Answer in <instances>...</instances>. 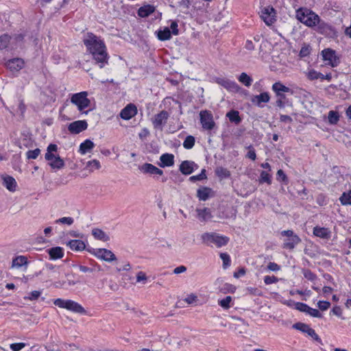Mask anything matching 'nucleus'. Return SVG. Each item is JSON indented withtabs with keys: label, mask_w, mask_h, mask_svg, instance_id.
Wrapping results in <instances>:
<instances>
[{
	"label": "nucleus",
	"mask_w": 351,
	"mask_h": 351,
	"mask_svg": "<svg viewBox=\"0 0 351 351\" xmlns=\"http://www.w3.org/2000/svg\"><path fill=\"white\" fill-rule=\"evenodd\" d=\"M319 16L312 10L300 8L296 10V19L309 27H314L319 23Z\"/></svg>",
	"instance_id": "nucleus-2"
},
{
	"label": "nucleus",
	"mask_w": 351,
	"mask_h": 351,
	"mask_svg": "<svg viewBox=\"0 0 351 351\" xmlns=\"http://www.w3.org/2000/svg\"><path fill=\"white\" fill-rule=\"evenodd\" d=\"M40 295V292L38 291H33L30 293V295L27 298V299L30 300H34L38 299Z\"/></svg>",
	"instance_id": "nucleus-61"
},
{
	"label": "nucleus",
	"mask_w": 351,
	"mask_h": 351,
	"mask_svg": "<svg viewBox=\"0 0 351 351\" xmlns=\"http://www.w3.org/2000/svg\"><path fill=\"white\" fill-rule=\"evenodd\" d=\"M58 149V146L55 144H50L47 147V153L45 154V158L46 160H50L53 157V152H56Z\"/></svg>",
	"instance_id": "nucleus-40"
},
{
	"label": "nucleus",
	"mask_w": 351,
	"mask_h": 351,
	"mask_svg": "<svg viewBox=\"0 0 351 351\" xmlns=\"http://www.w3.org/2000/svg\"><path fill=\"white\" fill-rule=\"evenodd\" d=\"M51 260L60 259L64 256V251L61 247H53L47 250Z\"/></svg>",
	"instance_id": "nucleus-22"
},
{
	"label": "nucleus",
	"mask_w": 351,
	"mask_h": 351,
	"mask_svg": "<svg viewBox=\"0 0 351 351\" xmlns=\"http://www.w3.org/2000/svg\"><path fill=\"white\" fill-rule=\"evenodd\" d=\"M2 179L3 186H5L8 191L11 192L16 191V182L14 178L10 176H3Z\"/></svg>",
	"instance_id": "nucleus-23"
},
{
	"label": "nucleus",
	"mask_w": 351,
	"mask_h": 351,
	"mask_svg": "<svg viewBox=\"0 0 351 351\" xmlns=\"http://www.w3.org/2000/svg\"><path fill=\"white\" fill-rule=\"evenodd\" d=\"M275 10L272 7L267 6L262 9L261 17L267 25H272L275 19Z\"/></svg>",
	"instance_id": "nucleus-9"
},
{
	"label": "nucleus",
	"mask_w": 351,
	"mask_h": 351,
	"mask_svg": "<svg viewBox=\"0 0 351 351\" xmlns=\"http://www.w3.org/2000/svg\"><path fill=\"white\" fill-rule=\"evenodd\" d=\"M272 90L276 95H280V93H288L290 91V88L285 86L280 82H276L272 85Z\"/></svg>",
	"instance_id": "nucleus-32"
},
{
	"label": "nucleus",
	"mask_w": 351,
	"mask_h": 351,
	"mask_svg": "<svg viewBox=\"0 0 351 351\" xmlns=\"http://www.w3.org/2000/svg\"><path fill=\"white\" fill-rule=\"evenodd\" d=\"M88 123L85 120L75 121L69 125L68 130L72 134H79L85 130Z\"/></svg>",
	"instance_id": "nucleus-13"
},
{
	"label": "nucleus",
	"mask_w": 351,
	"mask_h": 351,
	"mask_svg": "<svg viewBox=\"0 0 351 351\" xmlns=\"http://www.w3.org/2000/svg\"><path fill=\"white\" fill-rule=\"evenodd\" d=\"M67 245L72 250L75 251H82L85 249V243L81 240H71L68 243Z\"/></svg>",
	"instance_id": "nucleus-29"
},
{
	"label": "nucleus",
	"mask_w": 351,
	"mask_h": 351,
	"mask_svg": "<svg viewBox=\"0 0 351 351\" xmlns=\"http://www.w3.org/2000/svg\"><path fill=\"white\" fill-rule=\"evenodd\" d=\"M86 168L88 169L90 171H93L96 169H99L101 165L99 160L94 159L87 162Z\"/></svg>",
	"instance_id": "nucleus-37"
},
{
	"label": "nucleus",
	"mask_w": 351,
	"mask_h": 351,
	"mask_svg": "<svg viewBox=\"0 0 351 351\" xmlns=\"http://www.w3.org/2000/svg\"><path fill=\"white\" fill-rule=\"evenodd\" d=\"M74 220L72 217H64L60 218L56 221L57 223H66L69 226L71 225L73 223Z\"/></svg>",
	"instance_id": "nucleus-52"
},
{
	"label": "nucleus",
	"mask_w": 351,
	"mask_h": 351,
	"mask_svg": "<svg viewBox=\"0 0 351 351\" xmlns=\"http://www.w3.org/2000/svg\"><path fill=\"white\" fill-rule=\"evenodd\" d=\"M232 302L231 296H226L225 298L218 301L219 305H220L224 309H228L230 308V302Z\"/></svg>",
	"instance_id": "nucleus-43"
},
{
	"label": "nucleus",
	"mask_w": 351,
	"mask_h": 351,
	"mask_svg": "<svg viewBox=\"0 0 351 351\" xmlns=\"http://www.w3.org/2000/svg\"><path fill=\"white\" fill-rule=\"evenodd\" d=\"M220 258L223 261V268H227L230 265V256L226 253H221Z\"/></svg>",
	"instance_id": "nucleus-46"
},
{
	"label": "nucleus",
	"mask_w": 351,
	"mask_h": 351,
	"mask_svg": "<svg viewBox=\"0 0 351 351\" xmlns=\"http://www.w3.org/2000/svg\"><path fill=\"white\" fill-rule=\"evenodd\" d=\"M270 96L268 93L264 92L261 93L260 95H254L251 99V101L254 105L262 107V103H267L269 101Z\"/></svg>",
	"instance_id": "nucleus-19"
},
{
	"label": "nucleus",
	"mask_w": 351,
	"mask_h": 351,
	"mask_svg": "<svg viewBox=\"0 0 351 351\" xmlns=\"http://www.w3.org/2000/svg\"><path fill=\"white\" fill-rule=\"evenodd\" d=\"M7 67L12 72H17L24 66V61L21 58H13L6 63Z\"/></svg>",
	"instance_id": "nucleus-15"
},
{
	"label": "nucleus",
	"mask_w": 351,
	"mask_h": 351,
	"mask_svg": "<svg viewBox=\"0 0 351 351\" xmlns=\"http://www.w3.org/2000/svg\"><path fill=\"white\" fill-rule=\"evenodd\" d=\"M316 31L322 34L329 35L333 32V29L328 23L321 20L319 17V23H316Z\"/></svg>",
	"instance_id": "nucleus-16"
},
{
	"label": "nucleus",
	"mask_w": 351,
	"mask_h": 351,
	"mask_svg": "<svg viewBox=\"0 0 351 351\" xmlns=\"http://www.w3.org/2000/svg\"><path fill=\"white\" fill-rule=\"evenodd\" d=\"M267 269L270 271H277L280 270V267L276 263L270 262L267 265Z\"/></svg>",
	"instance_id": "nucleus-57"
},
{
	"label": "nucleus",
	"mask_w": 351,
	"mask_h": 351,
	"mask_svg": "<svg viewBox=\"0 0 351 351\" xmlns=\"http://www.w3.org/2000/svg\"><path fill=\"white\" fill-rule=\"evenodd\" d=\"M158 38L160 40H167L171 37V32L168 27H165L162 30H158L157 33Z\"/></svg>",
	"instance_id": "nucleus-33"
},
{
	"label": "nucleus",
	"mask_w": 351,
	"mask_h": 351,
	"mask_svg": "<svg viewBox=\"0 0 351 351\" xmlns=\"http://www.w3.org/2000/svg\"><path fill=\"white\" fill-rule=\"evenodd\" d=\"M47 160L49 162V165L53 169H60L64 166V160L59 156L53 155L52 158Z\"/></svg>",
	"instance_id": "nucleus-26"
},
{
	"label": "nucleus",
	"mask_w": 351,
	"mask_h": 351,
	"mask_svg": "<svg viewBox=\"0 0 351 351\" xmlns=\"http://www.w3.org/2000/svg\"><path fill=\"white\" fill-rule=\"evenodd\" d=\"M200 122L202 128L205 130H210L215 126V122L213 119V116L208 111L200 112Z\"/></svg>",
	"instance_id": "nucleus-10"
},
{
	"label": "nucleus",
	"mask_w": 351,
	"mask_h": 351,
	"mask_svg": "<svg viewBox=\"0 0 351 351\" xmlns=\"http://www.w3.org/2000/svg\"><path fill=\"white\" fill-rule=\"evenodd\" d=\"M91 253L94 254L97 258L104 260L106 262H112L117 260V258L114 253L107 249L99 248L93 249Z\"/></svg>",
	"instance_id": "nucleus-7"
},
{
	"label": "nucleus",
	"mask_w": 351,
	"mask_h": 351,
	"mask_svg": "<svg viewBox=\"0 0 351 351\" xmlns=\"http://www.w3.org/2000/svg\"><path fill=\"white\" fill-rule=\"evenodd\" d=\"M195 211L197 217L201 222L206 221L213 217L210 210L208 208H197Z\"/></svg>",
	"instance_id": "nucleus-18"
},
{
	"label": "nucleus",
	"mask_w": 351,
	"mask_h": 351,
	"mask_svg": "<svg viewBox=\"0 0 351 351\" xmlns=\"http://www.w3.org/2000/svg\"><path fill=\"white\" fill-rule=\"evenodd\" d=\"M323 59L328 62L331 66H337L339 62L336 56L335 51L331 49H325L322 52Z\"/></svg>",
	"instance_id": "nucleus-11"
},
{
	"label": "nucleus",
	"mask_w": 351,
	"mask_h": 351,
	"mask_svg": "<svg viewBox=\"0 0 351 351\" xmlns=\"http://www.w3.org/2000/svg\"><path fill=\"white\" fill-rule=\"evenodd\" d=\"M87 96L88 93L86 91L75 93L72 95L71 101L77 106V109L82 112L90 106V101L87 98Z\"/></svg>",
	"instance_id": "nucleus-5"
},
{
	"label": "nucleus",
	"mask_w": 351,
	"mask_h": 351,
	"mask_svg": "<svg viewBox=\"0 0 351 351\" xmlns=\"http://www.w3.org/2000/svg\"><path fill=\"white\" fill-rule=\"evenodd\" d=\"M317 306L321 311H324L330 308V303L328 301H319Z\"/></svg>",
	"instance_id": "nucleus-54"
},
{
	"label": "nucleus",
	"mask_w": 351,
	"mask_h": 351,
	"mask_svg": "<svg viewBox=\"0 0 351 351\" xmlns=\"http://www.w3.org/2000/svg\"><path fill=\"white\" fill-rule=\"evenodd\" d=\"M216 175L219 177L220 178H226L230 176V171L222 167H217L215 170Z\"/></svg>",
	"instance_id": "nucleus-36"
},
{
	"label": "nucleus",
	"mask_w": 351,
	"mask_h": 351,
	"mask_svg": "<svg viewBox=\"0 0 351 351\" xmlns=\"http://www.w3.org/2000/svg\"><path fill=\"white\" fill-rule=\"evenodd\" d=\"M26 344L25 343H14L10 344V349L12 351H20L23 348L25 347Z\"/></svg>",
	"instance_id": "nucleus-53"
},
{
	"label": "nucleus",
	"mask_w": 351,
	"mask_h": 351,
	"mask_svg": "<svg viewBox=\"0 0 351 351\" xmlns=\"http://www.w3.org/2000/svg\"><path fill=\"white\" fill-rule=\"evenodd\" d=\"M260 182H266L270 184L271 182V176L267 172L263 171L261 173Z\"/></svg>",
	"instance_id": "nucleus-47"
},
{
	"label": "nucleus",
	"mask_w": 351,
	"mask_h": 351,
	"mask_svg": "<svg viewBox=\"0 0 351 351\" xmlns=\"http://www.w3.org/2000/svg\"><path fill=\"white\" fill-rule=\"evenodd\" d=\"M206 170L205 169H202L199 174H198L197 176H193L190 177L189 180L191 182H196V181H198V180H202L206 179Z\"/></svg>",
	"instance_id": "nucleus-49"
},
{
	"label": "nucleus",
	"mask_w": 351,
	"mask_h": 351,
	"mask_svg": "<svg viewBox=\"0 0 351 351\" xmlns=\"http://www.w3.org/2000/svg\"><path fill=\"white\" fill-rule=\"evenodd\" d=\"M92 234L97 240L102 241H108L110 240V237L104 231L99 228L93 229Z\"/></svg>",
	"instance_id": "nucleus-28"
},
{
	"label": "nucleus",
	"mask_w": 351,
	"mask_h": 351,
	"mask_svg": "<svg viewBox=\"0 0 351 351\" xmlns=\"http://www.w3.org/2000/svg\"><path fill=\"white\" fill-rule=\"evenodd\" d=\"M94 147V143L89 139H86L80 144L79 152L82 154H85L86 153L90 152Z\"/></svg>",
	"instance_id": "nucleus-30"
},
{
	"label": "nucleus",
	"mask_w": 351,
	"mask_h": 351,
	"mask_svg": "<svg viewBox=\"0 0 351 351\" xmlns=\"http://www.w3.org/2000/svg\"><path fill=\"white\" fill-rule=\"evenodd\" d=\"M197 193L200 200L206 201L209 197L210 189L208 188L198 189Z\"/></svg>",
	"instance_id": "nucleus-39"
},
{
	"label": "nucleus",
	"mask_w": 351,
	"mask_h": 351,
	"mask_svg": "<svg viewBox=\"0 0 351 351\" xmlns=\"http://www.w3.org/2000/svg\"><path fill=\"white\" fill-rule=\"evenodd\" d=\"M310 47L309 45H304L302 47L300 51V56L301 58L306 57L310 53Z\"/></svg>",
	"instance_id": "nucleus-55"
},
{
	"label": "nucleus",
	"mask_w": 351,
	"mask_h": 351,
	"mask_svg": "<svg viewBox=\"0 0 351 351\" xmlns=\"http://www.w3.org/2000/svg\"><path fill=\"white\" fill-rule=\"evenodd\" d=\"M140 169L144 173L156 174L160 176L162 175L163 173V171L161 169L150 163H145L140 167Z\"/></svg>",
	"instance_id": "nucleus-20"
},
{
	"label": "nucleus",
	"mask_w": 351,
	"mask_h": 351,
	"mask_svg": "<svg viewBox=\"0 0 351 351\" xmlns=\"http://www.w3.org/2000/svg\"><path fill=\"white\" fill-rule=\"evenodd\" d=\"M281 234L287 237L284 240L283 248L293 250L295 245L301 242L300 237L292 230H283Z\"/></svg>",
	"instance_id": "nucleus-6"
},
{
	"label": "nucleus",
	"mask_w": 351,
	"mask_h": 351,
	"mask_svg": "<svg viewBox=\"0 0 351 351\" xmlns=\"http://www.w3.org/2000/svg\"><path fill=\"white\" fill-rule=\"evenodd\" d=\"M186 271V267L184 265H180V266H178L177 267H176L174 269H173V274H181V273H184Z\"/></svg>",
	"instance_id": "nucleus-63"
},
{
	"label": "nucleus",
	"mask_w": 351,
	"mask_h": 351,
	"mask_svg": "<svg viewBox=\"0 0 351 351\" xmlns=\"http://www.w3.org/2000/svg\"><path fill=\"white\" fill-rule=\"evenodd\" d=\"M331 313L335 315L340 317L342 314V310L340 306H336L332 308Z\"/></svg>",
	"instance_id": "nucleus-62"
},
{
	"label": "nucleus",
	"mask_w": 351,
	"mask_h": 351,
	"mask_svg": "<svg viewBox=\"0 0 351 351\" xmlns=\"http://www.w3.org/2000/svg\"><path fill=\"white\" fill-rule=\"evenodd\" d=\"M302 274L304 278L310 281L313 282L317 279V276L314 273H313L310 269H302Z\"/></svg>",
	"instance_id": "nucleus-44"
},
{
	"label": "nucleus",
	"mask_w": 351,
	"mask_h": 351,
	"mask_svg": "<svg viewBox=\"0 0 351 351\" xmlns=\"http://www.w3.org/2000/svg\"><path fill=\"white\" fill-rule=\"evenodd\" d=\"M169 117V114L166 110H162L159 113L155 114L152 119L154 128L162 129L166 124Z\"/></svg>",
	"instance_id": "nucleus-8"
},
{
	"label": "nucleus",
	"mask_w": 351,
	"mask_h": 351,
	"mask_svg": "<svg viewBox=\"0 0 351 351\" xmlns=\"http://www.w3.org/2000/svg\"><path fill=\"white\" fill-rule=\"evenodd\" d=\"M328 122L330 124H333L334 125V124H336L339 121V115L337 112L333 111V110H330L328 112Z\"/></svg>",
	"instance_id": "nucleus-41"
},
{
	"label": "nucleus",
	"mask_w": 351,
	"mask_h": 351,
	"mask_svg": "<svg viewBox=\"0 0 351 351\" xmlns=\"http://www.w3.org/2000/svg\"><path fill=\"white\" fill-rule=\"evenodd\" d=\"M226 117H228L230 122L234 123L237 125L240 123L241 121L239 112L237 110H232L229 111L227 113Z\"/></svg>",
	"instance_id": "nucleus-31"
},
{
	"label": "nucleus",
	"mask_w": 351,
	"mask_h": 351,
	"mask_svg": "<svg viewBox=\"0 0 351 351\" xmlns=\"http://www.w3.org/2000/svg\"><path fill=\"white\" fill-rule=\"evenodd\" d=\"M218 84L231 91H238L239 90V85L230 80L219 79L217 81Z\"/></svg>",
	"instance_id": "nucleus-24"
},
{
	"label": "nucleus",
	"mask_w": 351,
	"mask_h": 351,
	"mask_svg": "<svg viewBox=\"0 0 351 351\" xmlns=\"http://www.w3.org/2000/svg\"><path fill=\"white\" fill-rule=\"evenodd\" d=\"M201 238L204 243L210 246L214 245L217 247L224 246L229 241L228 237L220 235L216 232H205L202 234Z\"/></svg>",
	"instance_id": "nucleus-3"
},
{
	"label": "nucleus",
	"mask_w": 351,
	"mask_h": 351,
	"mask_svg": "<svg viewBox=\"0 0 351 351\" xmlns=\"http://www.w3.org/2000/svg\"><path fill=\"white\" fill-rule=\"evenodd\" d=\"M10 38L8 34H3L0 36V49H3L7 47L10 42Z\"/></svg>",
	"instance_id": "nucleus-45"
},
{
	"label": "nucleus",
	"mask_w": 351,
	"mask_h": 351,
	"mask_svg": "<svg viewBox=\"0 0 351 351\" xmlns=\"http://www.w3.org/2000/svg\"><path fill=\"white\" fill-rule=\"evenodd\" d=\"M160 162L159 166L161 167H171L174 164V156L171 154H163L160 157Z\"/></svg>",
	"instance_id": "nucleus-21"
},
{
	"label": "nucleus",
	"mask_w": 351,
	"mask_h": 351,
	"mask_svg": "<svg viewBox=\"0 0 351 351\" xmlns=\"http://www.w3.org/2000/svg\"><path fill=\"white\" fill-rule=\"evenodd\" d=\"M318 75V72L315 70H311L307 73V77L310 80H317Z\"/></svg>",
	"instance_id": "nucleus-58"
},
{
	"label": "nucleus",
	"mask_w": 351,
	"mask_h": 351,
	"mask_svg": "<svg viewBox=\"0 0 351 351\" xmlns=\"http://www.w3.org/2000/svg\"><path fill=\"white\" fill-rule=\"evenodd\" d=\"M155 11V7L152 5H145L138 10V14L141 17H147Z\"/></svg>",
	"instance_id": "nucleus-27"
},
{
	"label": "nucleus",
	"mask_w": 351,
	"mask_h": 351,
	"mask_svg": "<svg viewBox=\"0 0 351 351\" xmlns=\"http://www.w3.org/2000/svg\"><path fill=\"white\" fill-rule=\"evenodd\" d=\"M53 304L60 308H66L74 313L80 314H84L86 313V310L81 304L71 300H64L58 298L54 301Z\"/></svg>",
	"instance_id": "nucleus-4"
},
{
	"label": "nucleus",
	"mask_w": 351,
	"mask_h": 351,
	"mask_svg": "<svg viewBox=\"0 0 351 351\" xmlns=\"http://www.w3.org/2000/svg\"><path fill=\"white\" fill-rule=\"evenodd\" d=\"M339 201L342 205H351V190L343 192L339 197Z\"/></svg>",
	"instance_id": "nucleus-35"
},
{
	"label": "nucleus",
	"mask_w": 351,
	"mask_h": 351,
	"mask_svg": "<svg viewBox=\"0 0 351 351\" xmlns=\"http://www.w3.org/2000/svg\"><path fill=\"white\" fill-rule=\"evenodd\" d=\"M278 281V279L274 276H266L264 278V282L266 285H271L276 283Z\"/></svg>",
	"instance_id": "nucleus-56"
},
{
	"label": "nucleus",
	"mask_w": 351,
	"mask_h": 351,
	"mask_svg": "<svg viewBox=\"0 0 351 351\" xmlns=\"http://www.w3.org/2000/svg\"><path fill=\"white\" fill-rule=\"evenodd\" d=\"M194 167H197L194 162L184 160L180 165V171L184 175H189L193 172Z\"/></svg>",
	"instance_id": "nucleus-17"
},
{
	"label": "nucleus",
	"mask_w": 351,
	"mask_h": 351,
	"mask_svg": "<svg viewBox=\"0 0 351 351\" xmlns=\"http://www.w3.org/2000/svg\"><path fill=\"white\" fill-rule=\"evenodd\" d=\"M277 179L281 180L282 181H285L287 180V176L285 174L284 171L282 169H279L277 172Z\"/></svg>",
	"instance_id": "nucleus-64"
},
{
	"label": "nucleus",
	"mask_w": 351,
	"mask_h": 351,
	"mask_svg": "<svg viewBox=\"0 0 351 351\" xmlns=\"http://www.w3.org/2000/svg\"><path fill=\"white\" fill-rule=\"evenodd\" d=\"M238 80L247 87L250 86L253 82L252 78L246 73L244 72L241 73V75L238 77Z\"/></svg>",
	"instance_id": "nucleus-34"
},
{
	"label": "nucleus",
	"mask_w": 351,
	"mask_h": 351,
	"mask_svg": "<svg viewBox=\"0 0 351 351\" xmlns=\"http://www.w3.org/2000/svg\"><path fill=\"white\" fill-rule=\"evenodd\" d=\"M294 304L295 309L298 310L300 312H304L306 313L307 310L308 309V306L307 304L302 302H295Z\"/></svg>",
	"instance_id": "nucleus-51"
},
{
	"label": "nucleus",
	"mask_w": 351,
	"mask_h": 351,
	"mask_svg": "<svg viewBox=\"0 0 351 351\" xmlns=\"http://www.w3.org/2000/svg\"><path fill=\"white\" fill-rule=\"evenodd\" d=\"M40 153V150L38 148H36L34 150H29L27 152V157L29 159H36L39 156Z\"/></svg>",
	"instance_id": "nucleus-50"
},
{
	"label": "nucleus",
	"mask_w": 351,
	"mask_h": 351,
	"mask_svg": "<svg viewBox=\"0 0 351 351\" xmlns=\"http://www.w3.org/2000/svg\"><path fill=\"white\" fill-rule=\"evenodd\" d=\"M171 29V33L173 34V35H178L179 34V29L178 28V23L176 21H173L171 24V26H170Z\"/></svg>",
	"instance_id": "nucleus-60"
},
{
	"label": "nucleus",
	"mask_w": 351,
	"mask_h": 351,
	"mask_svg": "<svg viewBox=\"0 0 351 351\" xmlns=\"http://www.w3.org/2000/svg\"><path fill=\"white\" fill-rule=\"evenodd\" d=\"M313 234L316 237L322 239H329L331 236V232L328 228L316 226L313 228Z\"/></svg>",
	"instance_id": "nucleus-25"
},
{
	"label": "nucleus",
	"mask_w": 351,
	"mask_h": 351,
	"mask_svg": "<svg viewBox=\"0 0 351 351\" xmlns=\"http://www.w3.org/2000/svg\"><path fill=\"white\" fill-rule=\"evenodd\" d=\"M195 142V140L194 136H191V135L187 136L186 137L185 140L184 141L183 147L185 149H190L194 146Z\"/></svg>",
	"instance_id": "nucleus-42"
},
{
	"label": "nucleus",
	"mask_w": 351,
	"mask_h": 351,
	"mask_svg": "<svg viewBox=\"0 0 351 351\" xmlns=\"http://www.w3.org/2000/svg\"><path fill=\"white\" fill-rule=\"evenodd\" d=\"M293 327L295 329H298L303 332L307 333L309 336H311L313 339L317 341H321L320 338L315 332V330L311 328L308 325L304 323H296Z\"/></svg>",
	"instance_id": "nucleus-12"
},
{
	"label": "nucleus",
	"mask_w": 351,
	"mask_h": 351,
	"mask_svg": "<svg viewBox=\"0 0 351 351\" xmlns=\"http://www.w3.org/2000/svg\"><path fill=\"white\" fill-rule=\"evenodd\" d=\"M147 280V276L145 274L143 271H139L136 275V281L141 282L143 281L145 283Z\"/></svg>",
	"instance_id": "nucleus-59"
},
{
	"label": "nucleus",
	"mask_w": 351,
	"mask_h": 351,
	"mask_svg": "<svg viewBox=\"0 0 351 351\" xmlns=\"http://www.w3.org/2000/svg\"><path fill=\"white\" fill-rule=\"evenodd\" d=\"M27 263V258L24 256H19L12 260V267H20Z\"/></svg>",
	"instance_id": "nucleus-38"
},
{
	"label": "nucleus",
	"mask_w": 351,
	"mask_h": 351,
	"mask_svg": "<svg viewBox=\"0 0 351 351\" xmlns=\"http://www.w3.org/2000/svg\"><path fill=\"white\" fill-rule=\"evenodd\" d=\"M308 309L307 310L306 314H308L309 315H311L313 317H317V318L322 317V314L317 309L313 308L310 306H308Z\"/></svg>",
	"instance_id": "nucleus-48"
},
{
	"label": "nucleus",
	"mask_w": 351,
	"mask_h": 351,
	"mask_svg": "<svg viewBox=\"0 0 351 351\" xmlns=\"http://www.w3.org/2000/svg\"><path fill=\"white\" fill-rule=\"evenodd\" d=\"M84 44L101 69L108 64L109 56L106 45L101 39L93 33H88L84 38Z\"/></svg>",
	"instance_id": "nucleus-1"
},
{
	"label": "nucleus",
	"mask_w": 351,
	"mask_h": 351,
	"mask_svg": "<svg viewBox=\"0 0 351 351\" xmlns=\"http://www.w3.org/2000/svg\"><path fill=\"white\" fill-rule=\"evenodd\" d=\"M137 114V108L133 104H128L120 112V117L124 120H130Z\"/></svg>",
	"instance_id": "nucleus-14"
}]
</instances>
